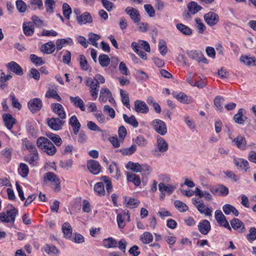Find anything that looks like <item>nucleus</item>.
Here are the masks:
<instances>
[{"label": "nucleus", "mask_w": 256, "mask_h": 256, "mask_svg": "<svg viewBox=\"0 0 256 256\" xmlns=\"http://www.w3.org/2000/svg\"><path fill=\"white\" fill-rule=\"evenodd\" d=\"M232 145L236 146V147L242 150L246 149V142L244 136L239 135L236 138L232 140Z\"/></svg>", "instance_id": "obj_14"}, {"label": "nucleus", "mask_w": 256, "mask_h": 256, "mask_svg": "<svg viewBox=\"0 0 256 256\" xmlns=\"http://www.w3.org/2000/svg\"><path fill=\"white\" fill-rule=\"evenodd\" d=\"M39 160V155H27L24 157V160L30 165L36 166Z\"/></svg>", "instance_id": "obj_36"}, {"label": "nucleus", "mask_w": 256, "mask_h": 256, "mask_svg": "<svg viewBox=\"0 0 256 256\" xmlns=\"http://www.w3.org/2000/svg\"><path fill=\"white\" fill-rule=\"evenodd\" d=\"M246 238L250 242L256 240V228H250L249 234L247 235Z\"/></svg>", "instance_id": "obj_59"}, {"label": "nucleus", "mask_w": 256, "mask_h": 256, "mask_svg": "<svg viewBox=\"0 0 256 256\" xmlns=\"http://www.w3.org/2000/svg\"><path fill=\"white\" fill-rule=\"evenodd\" d=\"M136 145L133 144L130 148L120 150V152L123 155H131L136 152Z\"/></svg>", "instance_id": "obj_51"}, {"label": "nucleus", "mask_w": 256, "mask_h": 256, "mask_svg": "<svg viewBox=\"0 0 256 256\" xmlns=\"http://www.w3.org/2000/svg\"><path fill=\"white\" fill-rule=\"evenodd\" d=\"M127 168L135 172H141V170H143L142 166L138 163H134L132 162H129L128 163Z\"/></svg>", "instance_id": "obj_39"}, {"label": "nucleus", "mask_w": 256, "mask_h": 256, "mask_svg": "<svg viewBox=\"0 0 256 256\" xmlns=\"http://www.w3.org/2000/svg\"><path fill=\"white\" fill-rule=\"evenodd\" d=\"M63 14L66 19H70V14H72V9L70 6L66 3L62 5Z\"/></svg>", "instance_id": "obj_56"}, {"label": "nucleus", "mask_w": 256, "mask_h": 256, "mask_svg": "<svg viewBox=\"0 0 256 256\" xmlns=\"http://www.w3.org/2000/svg\"><path fill=\"white\" fill-rule=\"evenodd\" d=\"M87 168L90 172L94 174H98L101 170V166L100 163L93 160H90L87 163Z\"/></svg>", "instance_id": "obj_13"}, {"label": "nucleus", "mask_w": 256, "mask_h": 256, "mask_svg": "<svg viewBox=\"0 0 256 256\" xmlns=\"http://www.w3.org/2000/svg\"><path fill=\"white\" fill-rule=\"evenodd\" d=\"M103 245L106 248H116L117 246V242L112 238H108L103 240Z\"/></svg>", "instance_id": "obj_37"}, {"label": "nucleus", "mask_w": 256, "mask_h": 256, "mask_svg": "<svg viewBox=\"0 0 256 256\" xmlns=\"http://www.w3.org/2000/svg\"><path fill=\"white\" fill-rule=\"evenodd\" d=\"M16 6L20 12H24L26 9V3L22 0H18L16 2Z\"/></svg>", "instance_id": "obj_61"}, {"label": "nucleus", "mask_w": 256, "mask_h": 256, "mask_svg": "<svg viewBox=\"0 0 256 256\" xmlns=\"http://www.w3.org/2000/svg\"><path fill=\"white\" fill-rule=\"evenodd\" d=\"M198 229L202 234H206L210 230V222L206 220H202L198 225Z\"/></svg>", "instance_id": "obj_18"}, {"label": "nucleus", "mask_w": 256, "mask_h": 256, "mask_svg": "<svg viewBox=\"0 0 256 256\" xmlns=\"http://www.w3.org/2000/svg\"><path fill=\"white\" fill-rule=\"evenodd\" d=\"M94 190L98 196H104L105 193L104 186L102 182L96 183L94 186Z\"/></svg>", "instance_id": "obj_47"}, {"label": "nucleus", "mask_w": 256, "mask_h": 256, "mask_svg": "<svg viewBox=\"0 0 256 256\" xmlns=\"http://www.w3.org/2000/svg\"><path fill=\"white\" fill-rule=\"evenodd\" d=\"M224 102V98L220 96H216L214 100V106L217 108L218 110L220 112L222 109V104Z\"/></svg>", "instance_id": "obj_54"}, {"label": "nucleus", "mask_w": 256, "mask_h": 256, "mask_svg": "<svg viewBox=\"0 0 256 256\" xmlns=\"http://www.w3.org/2000/svg\"><path fill=\"white\" fill-rule=\"evenodd\" d=\"M222 210L224 213L228 215L230 213H232L236 216H238L239 212L234 206L230 204H226L222 206Z\"/></svg>", "instance_id": "obj_24"}, {"label": "nucleus", "mask_w": 256, "mask_h": 256, "mask_svg": "<svg viewBox=\"0 0 256 256\" xmlns=\"http://www.w3.org/2000/svg\"><path fill=\"white\" fill-rule=\"evenodd\" d=\"M46 97L48 98H54L58 102H61L62 98L57 92L54 90H48L46 94Z\"/></svg>", "instance_id": "obj_46"}, {"label": "nucleus", "mask_w": 256, "mask_h": 256, "mask_svg": "<svg viewBox=\"0 0 256 256\" xmlns=\"http://www.w3.org/2000/svg\"><path fill=\"white\" fill-rule=\"evenodd\" d=\"M23 144H24L26 148L28 149L30 152L28 155H38V152L32 144L27 140L24 141Z\"/></svg>", "instance_id": "obj_29"}, {"label": "nucleus", "mask_w": 256, "mask_h": 256, "mask_svg": "<svg viewBox=\"0 0 256 256\" xmlns=\"http://www.w3.org/2000/svg\"><path fill=\"white\" fill-rule=\"evenodd\" d=\"M51 108L53 112L56 113L58 116V118L62 120L65 119L66 118V114L64 112L63 106L58 103L52 104H51Z\"/></svg>", "instance_id": "obj_15"}, {"label": "nucleus", "mask_w": 256, "mask_h": 256, "mask_svg": "<svg viewBox=\"0 0 256 256\" xmlns=\"http://www.w3.org/2000/svg\"><path fill=\"white\" fill-rule=\"evenodd\" d=\"M37 146L49 156H53L56 152L54 144L47 138L40 136L36 140Z\"/></svg>", "instance_id": "obj_1"}, {"label": "nucleus", "mask_w": 256, "mask_h": 256, "mask_svg": "<svg viewBox=\"0 0 256 256\" xmlns=\"http://www.w3.org/2000/svg\"><path fill=\"white\" fill-rule=\"evenodd\" d=\"M158 188L160 192H166L169 194H170L176 188V186L172 185L166 186L164 183L160 182L158 184Z\"/></svg>", "instance_id": "obj_35"}, {"label": "nucleus", "mask_w": 256, "mask_h": 256, "mask_svg": "<svg viewBox=\"0 0 256 256\" xmlns=\"http://www.w3.org/2000/svg\"><path fill=\"white\" fill-rule=\"evenodd\" d=\"M50 184L51 186L56 191L60 190V181L56 174L52 172H47L44 176V184Z\"/></svg>", "instance_id": "obj_2"}, {"label": "nucleus", "mask_w": 256, "mask_h": 256, "mask_svg": "<svg viewBox=\"0 0 256 256\" xmlns=\"http://www.w3.org/2000/svg\"><path fill=\"white\" fill-rule=\"evenodd\" d=\"M8 69L18 76L23 74V71L21 66L14 62H11L8 64Z\"/></svg>", "instance_id": "obj_19"}, {"label": "nucleus", "mask_w": 256, "mask_h": 256, "mask_svg": "<svg viewBox=\"0 0 256 256\" xmlns=\"http://www.w3.org/2000/svg\"><path fill=\"white\" fill-rule=\"evenodd\" d=\"M44 252L48 254H57L58 253V250L56 247L53 245L46 244L44 248Z\"/></svg>", "instance_id": "obj_55"}, {"label": "nucleus", "mask_w": 256, "mask_h": 256, "mask_svg": "<svg viewBox=\"0 0 256 256\" xmlns=\"http://www.w3.org/2000/svg\"><path fill=\"white\" fill-rule=\"evenodd\" d=\"M144 8L150 17H154L156 16L155 10L151 4H146L144 6Z\"/></svg>", "instance_id": "obj_64"}, {"label": "nucleus", "mask_w": 256, "mask_h": 256, "mask_svg": "<svg viewBox=\"0 0 256 256\" xmlns=\"http://www.w3.org/2000/svg\"><path fill=\"white\" fill-rule=\"evenodd\" d=\"M174 204L177 209L181 212H185L188 210L187 205L180 200H175Z\"/></svg>", "instance_id": "obj_49"}, {"label": "nucleus", "mask_w": 256, "mask_h": 256, "mask_svg": "<svg viewBox=\"0 0 256 256\" xmlns=\"http://www.w3.org/2000/svg\"><path fill=\"white\" fill-rule=\"evenodd\" d=\"M28 7L32 10L38 8L39 10H42L43 3L42 0H30Z\"/></svg>", "instance_id": "obj_41"}, {"label": "nucleus", "mask_w": 256, "mask_h": 256, "mask_svg": "<svg viewBox=\"0 0 256 256\" xmlns=\"http://www.w3.org/2000/svg\"><path fill=\"white\" fill-rule=\"evenodd\" d=\"M196 208L201 214H204L208 216H212V210L206 208L202 202L198 204Z\"/></svg>", "instance_id": "obj_40"}, {"label": "nucleus", "mask_w": 256, "mask_h": 256, "mask_svg": "<svg viewBox=\"0 0 256 256\" xmlns=\"http://www.w3.org/2000/svg\"><path fill=\"white\" fill-rule=\"evenodd\" d=\"M134 24H138L140 21V15L138 11L132 7H128L125 10Z\"/></svg>", "instance_id": "obj_9"}, {"label": "nucleus", "mask_w": 256, "mask_h": 256, "mask_svg": "<svg viewBox=\"0 0 256 256\" xmlns=\"http://www.w3.org/2000/svg\"><path fill=\"white\" fill-rule=\"evenodd\" d=\"M62 230L65 238H70L72 236V230L68 222H65L63 224Z\"/></svg>", "instance_id": "obj_34"}, {"label": "nucleus", "mask_w": 256, "mask_h": 256, "mask_svg": "<svg viewBox=\"0 0 256 256\" xmlns=\"http://www.w3.org/2000/svg\"><path fill=\"white\" fill-rule=\"evenodd\" d=\"M98 61L102 67H106L110 63V58L106 54H101L99 56Z\"/></svg>", "instance_id": "obj_45"}, {"label": "nucleus", "mask_w": 256, "mask_h": 256, "mask_svg": "<svg viewBox=\"0 0 256 256\" xmlns=\"http://www.w3.org/2000/svg\"><path fill=\"white\" fill-rule=\"evenodd\" d=\"M234 164L237 166L240 167L242 169L244 170L245 172L248 168V162L246 160L243 159H234Z\"/></svg>", "instance_id": "obj_31"}, {"label": "nucleus", "mask_w": 256, "mask_h": 256, "mask_svg": "<svg viewBox=\"0 0 256 256\" xmlns=\"http://www.w3.org/2000/svg\"><path fill=\"white\" fill-rule=\"evenodd\" d=\"M65 121L60 118H47V123L49 127L54 130H58L62 128V126L64 124Z\"/></svg>", "instance_id": "obj_7"}, {"label": "nucleus", "mask_w": 256, "mask_h": 256, "mask_svg": "<svg viewBox=\"0 0 256 256\" xmlns=\"http://www.w3.org/2000/svg\"><path fill=\"white\" fill-rule=\"evenodd\" d=\"M232 228L235 230H238L240 232H243L244 229V226L243 222L238 218H234L230 222Z\"/></svg>", "instance_id": "obj_25"}, {"label": "nucleus", "mask_w": 256, "mask_h": 256, "mask_svg": "<svg viewBox=\"0 0 256 256\" xmlns=\"http://www.w3.org/2000/svg\"><path fill=\"white\" fill-rule=\"evenodd\" d=\"M204 18L206 24L210 26H214L219 20L218 16L214 12H209L206 14Z\"/></svg>", "instance_id": "obj_12"}, {"label": "nucleus", "mask_w": 256, "mask_h": 256, "mask_svg": "<svg viewBox=\"0 0 256 256\" xmlns=\"http://www.w3.org/2000/svg\"><path fill=\"white\" fill-rule=\"evenodd\" d=\"M2 119L4 123V126L8 129L11 130L16 123V119L9 114H4L2 115Z\"/></svg>", "instance_id": "obj_17"}, {"label": "nucleus", "mask_w": 256, "mask_h": 256, "mask_svg": "<svg viewBox=\"0 0 256 256\" xmlns=\"http://www.w3.org/2000/svg\"><path fill=\"white\" fill-rule=\"evenodd\" d=\"M109 170L110 173L112 174L115 172L116 176L117 179H118L120 176V171L118 168V167L117 164L113 162L109 166Z\"/></svg>", "instance_id": "obj_48"}, {"label": "nucleus", "mask_w": 256, "mask_h": 256, "mask_svg": "<svg viewBox=\"0 0 256 256\" xmlns=\"http://www.w3.org/2000/svg\"><path fill=\"white\" fill-rule=\"evenodd\" d=\"M140 203V202L134 198H130L126 202V206L130 208H136L138 207Z\"/></svg>", "instance_id": "obj_58"}, {"label": "nucleus", "mask_w": 256, "mask_h": 256, "mask_svg": "<svg viewBox=\"0 0 256 256\" xmlns=\"http://www.w3.org/2000/svg\"><path fill=\"white\" fill-rule=\"evenodd\" d=\"M127 180L128 182H133L136 186H138L140 184V180L139 176L134 174L128 173Z\"/></svg>", "instance_id": "obj_38"}, {"label": "nucleus", "mask_w": 256, "mask_h": 256, "mask_svg": "<svg viewBox=\"0 0 256 256\" xmlns=\"http://www.w3.org/2000/svg\"><path fill=\"white\" fill-rule=\"evenodd\" d=\"M174 96L178 101L183 103H188V96L183 92H180L178 94H173Z\"/></svg>", "instance_id": "obj_63"}, {"label": "nucleus", "mask_w": 256, "mask_h": 256, "mask_svg": "<svg viewBox=\"0 0 256 256\" xmlns=\"http://www.w3.org/2000/svg\"><path fill=\"white\" fill-rule=\"evenodd\" d=\"M215 218L217 222L221 226H223L225 228L231 230V228L230 226L228 220H226V216L222 214L220 210H216V211Z\"/></svg>", "instance_id": "obj_10"}, {"label": "nucleus", "mask_w": 256, "mask_h": 256, "mask_svg": "<svg viewBox=\"0 0 256 256\" xmlns=\"http://www.w3.org/2000/svg\"><path fill=\"white\" fill-rule=\"evenodd\" d=\"M188 8L190 14H194L200 11L202 9V7L198 5L197 2H192L188 4Z\"/></svg>", "instance_id": "obj_30"}, {"label": "nucleus", "mask_w": 256, "mask_h": 256, "mask_svg": "<svg viewBox=\"0 0 256 256\" xmlns=\"http://www.w3.org/2000/svg\"><path fill=\"white\" fill-rule=\"evenodd\" d=\"M86 84L90 87V93L93 99L96 100L100 87L98 82H95L94 80H92L90 78H88L86 80Z\"/></svg>", "instance_id": "obj_11"}, {"label": "nucleus", "mask_w": 256, "mask_h": 256, "mask_svg": "<svg viewBox=\"0 0 256 256\" xmlns=\"http://www.w3.org/2000/svg\"><path fill=\"white\" fill-rule=\"evenodd\" d=\"M12 207L11 210H7L6 214L0 213V220L2 222L12 223L14 222L16 216L18 214V210L15 208Z\"/></svg>", "instance_id": "obj_4"}, {"label": "nucleus", "mask_w": 256, "mask_h": 256, "mask_svg": "<svg viewBox=\"0 0 256 256\" xmlns=\"http://www.w3.org/2000/svg\"><path fill=\"white\" fill-rule=\"evenodd\" d=\"M70 99L74 106L79 108L82 112H84L86 110L84 102L79 96H70Z\"/></svg>", "instance_id": "obj_20"}, {"label": "nucleus", "mask_w": 256, "mask_h": 256, "mask_svg": "<svg viewBox=\"0 0 256 256\" xmlns=\"http://www.w3.org/2000/svg\"><path fill=\"white\" fill-rule=\"evenodd\" d=\"M46 136L50 140L52 141L57 146H60L62 144V140L60 137L56 134H54L50 132H48L46 133Z\"/></svg>", "instance_id": "obj_27"}, {"label": "nucleus", "mask_w": 256, "mask_h": 256, "mask_svg": "<svg viewBox=\"0 0 256 256\" xmlns=\"http://www.w3.org/2000/svg\"><path fill=\"white\" fill-rule=\"evenodd\" d=\"M176 27L182 33L185 35L189 36L192 34V30L182 24H177Z\"/></svg>", "instance_id": "obj_43"}, {"label": "nucleus", "mask_w": 256, "mask_h": 256, "mask_svg": "<svg viewBox=\"0 0 256 256\" xmlns=\"http://www.w3.org/2000/svg\"><path fill=\"white\" fill-rule=\"evenodd\" d=\"M69 124L72 127L74 134H78L81 125L76 116H72L70 118Z\"/></svg>", "instance_id": "obj_21"}, {"label": "nucleus", "mask_w": 256, "mask_h": 256, "mask_svg": "<svg viewBox=\"0 0 256 256\" xmlns=\"http://www.w3.org/2000/svg\"><path fill=\"white\" fill-rule=\"evenodd\" d=\"M112 94L109 90L107 88H102L100 94V100L106 102L108 97H112Z\"/></svg>", "instance_id": "obj_33"}, {"label": "nucleus", "mask_w": 256, "mask_h": 256, "mask_svg": "<svg viewBox=\"0 0 256 256\" xmlns=\"http://www.w3.org/2000/svg\"><path fill=\"white\" fill-rule=\"evenodd\" d=\"M20 173L23 178H26L29 172L28 166L24 163H21L20 164Z\"/></svg>", "instance_id": "obj_57"}, {"label": "nucleus", "mask_w": 256, "mask_h": 256, "mask_svg": "<svg viewBox=\"0 0 256 256\" xmlns=\"http://www.w3.org/2000/svg\"><path fill=\"white\" fill-rule=\"evenodd\" d=\"M73 164L72 160H68L64 161L61 160L60 163V167L68 170L72 168Z\"/></svg>", "instance_id": "obj_62"}, {"label": "nucleus", "mask_w": 256, "mask_h": 256, "mask_svg": "<svg viewBox=\"0 0 256 256\" xmlns=\"http://www.w3.org/2000/svg\"><path fill=\"white\" fill-rule=\"evenodd\" d=\"M134 110L137 112L142 114H147L149 112V108L146 103L140 100L134 102Z\"/></svg>", "instance_id": "obj_16"}, {"label": "nucleus", "mask_w": 256, "mask_h": 256, "mask_svg": "<svg viewBox=\"0 0 256 256\" xmlns=\"http://www.w3.org/2000/svg\"><path fill=\"white\" fill-rule=\"evenodd\" d=\"M44 4L46 12L53 13L56 7V2L54 0H46Z\"/></svg>", "instance_id": "obj_44"}, {"label": "nucleus", "mask_w": 256, "mask_h": 256, "mask_svg": "<svg viewBox=\"0 0 256 256\" xmlns=\"http://www.w3.org/2000/svg\"><path fill=\"white\" fill-rule=\"evenodd\" d=\"M74 12L77 14L76 19L80 24H85L92 22V16L89 12H84L80 14L79 10L77 9L74 10Z\"/></svg>", "instance_id": "obj_6"}, {"label": "nucleus", "mask_w": 256, "mask_h": 256, "mask_svg": "<svg viewBox=\"0 0 256 256\" xmlns=\"http://www.w3.org/2000/svg\"><path fill=\"white\" fill-rule=\"evenodd\" d=\"M79 62L81 68L84 70H87L88 69V64L84 55H80Z\"/></svg>", "instance_id": "obj_50"}, {"label": "nucleus", "mask_w": 256, "mask_h": 256, "mask_svg": "<svg viewBox=\"0 0 256 256\" xmlns=\"http://www.w3.org/2000/svg\"><path fill=\"white\" fill-rule=\"evenodd\" d=\"M240 60L244 64L250 66H256V58L254 57H250L247 56H242L240 57Z\"/></svg>", "instance_id": "obj_26"}, {"label": "nucleus", "mask_w": 256, "mask_h": 256, "mask_svg": "<svg viewBox=\"0 0 256 256\" xmlns=\"http://www.w3.org/2000/svg\"><path fill=\"white\" fill-rule=\"evenodd\" d=\"M152 126L153 128L158 134L164 136L167 133V127L166 123L159 119L152 120Z\"/></svg>", "instance_id": "obj_5"}, {"label": "nucleus", "mask_w": 256, "mask_h": 256, "mask_svg": "<svg viewBox=\"0 0 256 256\" xmlns=\"http://www.w3.org/2000/svg\"><path fill=\"white\" fill-rule=\"evenodd\" d=\"M88 128L91 130L98 131L102 132V136L106 134V131L102 130L94 122L90 121L87 124Z\"/></svg>", "instance_id": "obj_52"}, {"label": "nucleus", "mask_w": 256, "mask_h": 256, "mask_svg": "<svg viewBox=\"0 0 256 256\" xmlns=\"http://www.w3.org/2000/svg\"><path fill=\"white\" fill-rule=\"evenodd\" d=\"M123 118L124 120L128 124L132 126L134 128H137L138 126V122L136 120L135 116L132 115L130 116H128L126 114H123Z\"/></svg>", "instance_id": "obj_28"}, {"label": "nucleus", "mask_w": 256, "mask_h": 256, "mask_svg": "<svg viewBox=\"0 0 256 256\" xmlns=\"http://www.w3.org/2000/svg\"><path fill=\"white\" fill-rule=\"evenodd\" d=\"M56 50V46L52 42H49L42 45L40 50L44 53L47 54H52Z\"/></svg>", "instance_id": "obj_22"}, {"label": "nucleus", "mask_w": 256, "mask_h": 256, "mask_svg": "<svg viewBox=\"0 0 256 256\" xmlns=\"http://www.w3.org/2000/svg\"><path fill=\"white\" fill-rule=\"evenodd\" d=\"M242 112L243 109L240 108L238 110V112L234 116V119L236 122L243 124L247 119L246 117L244 116Z\"/></svg>", "instance_id": "obj_32"}, {"label": "nucleus", "mask_w": 256, "mask_h": 256, "mask_svg": "<svg viewBox=\"0 0 256 256\" xmlns=\"http://www.w3.org/2000/svg\"><path fill=\"white\" fill-rule=\"evenodd\" d=\"M42 106V101L38 98H34L30 100L28 103V107L33 113L40 110Z\"/></svg>", "instance_id": "obj_8"}, {"label": "nucleus", "mask_w": 256, "mask_h": 256, "mask_svg": "<svg viewBox=\"0 0 256 256\" xmlns=\"http://www.w3.org/2000/svg\"><path fill=\"white\" fill-rule=\"evenodd\" d=\"M120 96L122 97V104L127 108H130V100L128 94H124V91L122 90H120Z\"/></svg>", "instance_id": "obj_53"}, {"label": "nucleus", "mask_w": 256, "mask_h": 256, "mask_svg": "<svg viewBox=\"0 0 256 256\" xmlns=\"http://www.w3.org/2000/svg\"><path fill=\"white\" fill-rule=\"evenodd\" d=\"M30 58L32 62L34 63L36 66H40L43 64L44 62L40 57H38L35 54H31Z\"/></svg>", "instance_id": "obj_60"}, {"label": "nucleus", "mask_w": 256, "mask_h": 256, "mask_svg": "<svg viewBox=\"0 0 256 256\" xmlns=\"http://www.w3.org/2000/svg\"><path fill=\"white\" fill-rule=\"evenodd\" d=\"M22 28L26 36H31L34 33V26L32 22H24Z\"/></svg>", "instance_id": "obj_23"}, {"label": "nucleus", "mask_w": 256, "mask_h": 256, "mask_svg": "<svg viewBox=\"0 0 256 256\" xmlns=\"http://www.w3.org/2000/svg\"><path fill=\"white\" fill-rule=\"evenodd\" d=\"M140 240L144 244H150L152 241L153 236L150 232H146L140 236Z\"/></svg>", "instance_id": "obj_42"}, {"label": "nucleus", "mask_w": 256, "mask_h": 256, "mask_svg": "<svg viewBox=\"0 0 256 256\" xmlns=\"http://www.w3.org/2000/svg\"><path fill=\"white\" fill-rule=\"evenodd\" d=\"M156 145L158 150L152 151L153 155L156 156H161L160 153H164L168 150V144L162 137L158 136Z\"/></svg>", "instance_id": "obj_3"}]
</instances>
